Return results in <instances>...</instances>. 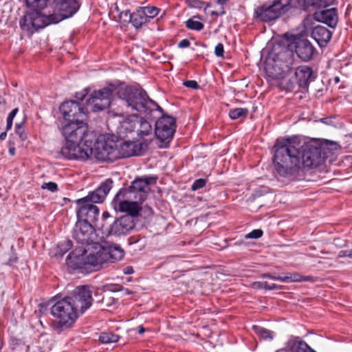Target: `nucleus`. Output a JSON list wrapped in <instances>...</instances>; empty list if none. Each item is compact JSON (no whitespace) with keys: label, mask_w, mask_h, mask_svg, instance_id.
Returning <instances> with one entry per match:
<instances>
[{"label":"nucleus","mask_w":352,"mask_h":352,"mask_svg":"<svg viewBox=\"0 0 352 352\" xmlns=\"http://www.w3.org/2000/svg\"><path fill=\"white\" fill-rule=\"evenodd\" d=\"M18 111H19V109L18 108H14L8 114V116L7 117V120H6V122H7V124H6V131H8L10 129H11V128L12 126L13 119L16 116V115L18 113Z\"/></svg>","instance_id":"obj_40"},{"label":"nucleus","mask_w":352,"mask_h":352,"mask_svg":"<svg viewBox=\"0 0 352 352\" xmlns=\"http://www.w3.org/2000/svg\"><path fill=\"white\" fill-rule=\"evenodd\" d=\"M86 252L85 247L76 248L66 258L67 266L74 270H79L81 272H85Z\"/></svg>","instance_id":"obj_21"},{"label":"nucleus","mask_w":352,"mask_h":352,"mask_svg":"<svg viewBox=\"0 0 352 352\" xmlns=\"http://www.w3.org/2000/svg\"><path fill=\"white\" fill-rule=\"evenodd\" d=\"M288 344L290 349L294 352H316L307 342L300 340L299 337L292 338L289 340Z\"/></svg>","instance_id":"obj_28"},{"label":"nucleus","mask_w":352,"mask_h":352,"mask_svg":"<svg viewBox=\"0 0 352 352\" xmlns=\"http://www.w3.org/2000/svg\"><path fill=\"white\" fill-rule=\"evenodd\" d=\"M207 180L206 179L200 178L196 179L192 185L191 186V189L192 190H197L204 188L206 184Z\"/></svg>","instance_id":"obj_42"},{"label":"nucleus","mask_w":352,"mask_h":352,"mask_svg":"<svg viewBox=\"0 0 352 352\" xmlns=\"http://www.w3.org/2000/svg\"><path fill=\"white\" fill-rule=\"evenodd\" d=\"M119 85L110 83L108 86L94 91L86 101L87 108L94 112L102 111L110 106L113 94L118 96Z\"/></svg>","instance_id":"obj_10"},{"label":"nucleus","mask_w":352,"mask_h":352,"mask_svg":"<svg viewBox=\"0 0 352 352\" xmlns=\"http://www.w3.org/2000/svg\"><path fill=\"white\" fill-rule=\"evenodd\" d=\"M190 45V41L187 38L182 39L179 43H178V47L179 48H184L188 47Z\"/></svg>","instance_id":"obj_51"},{"label":"nucleus","mask_w":352,"mask_h":352,"mask_svg":"<svg viewBox=\"0 0 352 352\" xmlns=\"http://www.w3.org/2000/svg\"><path fill=\"white\" fill-rule=\"evenodd\" d=\"M336 0H315V8H325L335 3Z\"/></svg>","instance_id":"obj_41"},{"label":"nucleus","mask_w":352,"mask_h":352,"mask_svg":"<svg viewBox=\"0 0 352 352\" xmlns=\"http://www.w3.org/2000/svg\"><path fill=\"white\" fill-rule=\"evenodd\" d=\"M135 226L134 219L130 215L115 218L105 211L102 214V224L98 226V230L107 236H121L127 234Z\"/></svg>","instance_id":"obj_7"},{"label":"nucleus","mask_w":352,"mask_h":352,"mask_svg":"<svg viewBox=\"0 0 352 352\" xmlns=\"http://www.w3.org/2000/svg\"><path fill=\"white\" fill-rule=\"evenodd\" d=\"M252 287L258 289L274 290L282 289V286L276 284H268L266 281H256L252 283Z\"/></svg>","instance_id":"obj_33"},{"label":"nucleus","mask_w":352,"mask_h":352,"mask_svg":"<svg viewBox=\"0 0 352 352\" xmlns=\"http://www.w3.org/2000/svg\"><path fill=\"white\" fill-rule=\"evenodd\" d=\"M41 188L43 189H47L51 192H56L58 190V185L53 182H50L47 183H43Z\"/></svg>","instance_id":"obj_45"},{"label":"nucleus","mask_w":352,"mask_h":352,"mask_svg":"<svg viewBox=\"0 0 352 352\" xmlns=\"http://www.w3.org/2000/svg\"><path fill=\"white\" fill-rule=\"evenodd\" d=\"M132 199L122 198V196H119L117 198V194L115 195L112 204L116 210H118L122 212H126V215H130L133 219L139 215L142 209L139 203L135 201H130Z\"/></svg>","instance_id":"obj_18"},{"label":"nucleus","mask_w":352,"mask_h":352,"mask_svg":"<svg viewBox=\"0 0 352 352\" xmlns=\"http://www.w3.org/2000/svg\"><path fill=\"white\" fill-rule=\"evenodd\" d=\"M118 97L124 102L128 107L140 113H145L148 118H156L157 116L153 113L157 111L162 112V108L149 98L146 91L142 88L137 89L124 84L119 85Z\"/></svg>","instance_id":"obj_5"},{"label":"nucleus","mask_w":352,"mask_h":352,"mask_svg":"<svg viewBox=\"0 0 352 352\" xmlns=\"http://www.w3.org/2000/svg\"><path fill=\"white\" fill-rule=\"evenodd\" d=\"M96 230V227L85 221H77L73 231V238L80 246L85 247L93 242Z\"/></svg>","instance_id":"obj_16"},{"label":"nucleus","mask_w":352,"mask_h":352,"mask_svg":"<svg viewBox=\"0 0 352 352\" xmlns=\"http://www.w3.org/2000/svg\"><path fill=\"white\" fill-rule=\"evenodd\" d=\"M349 258L352 259V249L349 250Z\"/></svg>","instance_id":"obj_62"},{"label":"nucleus","mask_w":352,"mask_h":352,"mask_svg":"<svg viewBox=\"0 0 352 352\" xmlns=\"http://www.w3.org/2000/svg\"><path fill=\"white\" fill-rule=\"evenodd\" d=\"M311 37L320 47H326L332 37V32L322 25L316 26L311 32Z\"/></svg>","instance_id":"obj_27"},{"label":"nucleus","mask_w":352,"mask_h":352,"mask_svg":"<svg viewBox=\"0 0 352 352\" xmlns=\"http://www.w3.org/2000/svg\"><path fill=\"white\" fill-rule=\"evenodd\" d=\"M100 248L107 263L117 262L124 256V251L117 245H105Z\"/></svg>","instance_id":"obj_26"},{"label":"nucleus","mask_w":352,"mask_h":352,"mask_svg":"<svg viewBox=\"0 0 352 352\" xmlns=\"http://www.w3.org/2000/svg\"><path fill=\"white\" fill-rule=\"evenodd\" d=\"M113 187V180L107 179L93 192H89L85 197L81 198L82 201H89L93 204L102 203Z\"/></svg>","instance_id":"obj_20"},{"label":"nucleus","mask_w":352,"mask_h":352,"mask_svg":"<svg viewBox=\"0 0 352 352\" xmlns=\"http://www.w3.org/2000/svg\"><path fill=\"white\" fill-rule=\"evenodd\" d=\"M82 201L81 199H78L76 201L78 206L76 210L78 221H85L98 229V226L102 224V219L98 221L100 214L98 207L88 201Z\"/></svg>","instance_id":"obj_14"},{"label":"nucleus","mask_w":352,"mask_h":352,"mask_svg":"<svg viewBox=\"0 0 352 352\" xmlns=\"http://www.w3.org/2000/svg\"><path fill=\"white\" fill-rule=\"evenodd\" d=\"M25 5L28 8H30L32 10L28 11L23 15V16L19 21V25L21 28L26 32H28L31 34L43 29V28H38L36 26L32 25L33 20H27L25 21V16L31 14L34 12H37L40 16H47V14H44L41 12V10L44 8L48 9V11L50 10V0H24Z\"/></svg>","instance_id":"obj_15"},{"label":"nucleus","mask_w":352,"mask_h":352,"mask_svg":"<svg viewBox=\"0 0 352 352\" xmlns=\"http://www.w3.org/2000/svg\"><path fill=\"white\" fill-rule=\"evenodd\" d=\"M134 124L138 128V135L141 138L148 135L152 131L151 124L144 118L136 117Z\"/></svg>","instance_id":"obj_29"},{"label":"nucleus","mask_w":352,"mask_h":352,"mask_svg":"<svg viewBox=\"0 0 352 352\" xmlns=\"http://www.w3.org/2000/svg\"><path fill=\"white\" fill-rule=\"evenodd\" d=\"M142 12H143L141 7H138L136 10L132 13L131 24L136 29L148 23L146 16Z\"/></svg>","instance_id":"obj_30"},{"label":"nucleus","mask_w":352,"mask_h":352,"mask_svg":"<svg viewBox=\"0 0 352 352\" xmlns=\"http://www.w3.org/2000/svg\"><path fill=\"white\" fill-rule=\"evenodd\" d=\"M122 291H124L125 294H127V295L131 294L133 293L129 289L124 288V289H122Z\"/></svg>","instance_id":"obj_59"},{"label":"nucleus","mask_w":352,"mask_h":352,"mask_svg":"<svg viewBox=\"0 0 352 352\" xmlns=\"http://www.w3.org/2000/svg\"><path fill=\"white\" fill-rule=\"evenodd\" d=\"M314 18L317 21L327 25L329 28H335L338 23V10L336 8H331L317 11L314 13Z\"/></svg>","instance_id":"obj_23"},{"label":"nucleus","mask_w":352,"mask_h":352,"mask_svg":"<svg viewBox=\"0 0 352 352\" xmlns=\"http://www.w3.org/2000/svg\"><path fill=\"white\" fill-rule=\"evenodd\" d=\"M302 275L298 273H289L285 276H283L282 282L292 283L301 282Z\"/></svg>","instance_id":"obj_39"},{"label":"nucleus","mask_w":352,"mask_h":352,"mask_svg":"<svg viewBox=\"0 0 352 352\" xmlns=\"http://www.w3.org/2000/svg\"><path fill=\"white\" fill-rule=\"evenodd\" d=\"M249 113L246 108H235L229 111V116L232 120H236L239 118H245Z\"/></svg>","instance_id":"obj_34"},{"label":"nucleus","mask_w":352,"mask_h":352,"mask_svg":"<svg viewBox=\"0 0 352 352\" xmlns=\"http://www.w3.org/2000/svg\"><path fill=\"white\" fill-rule=\"evenodd\" d=\"M134 272L133 267L131 266H127L124 269V272L126 274H133Z\"/></svg>","instance_id":"obj_54"},{"label":"nucleus","mask_w":352,"mask_h":352,"mask_svg":"<svg viewBox=\"0 0 352 352\" xmlns=\"http://www.w3.org/2000/svg\"><path fill=\"white\" fill-rule=\"evenodd\" d=\"M120 336L113 332H103L99 337V340L104 344H109L118 341Z\"/></svg>","instance_id":"obj_32"},{"label":"nucleus","mask_w":352,"mask_h":352,"mask_svg":"<svg viewBox=\"0 0 352 352\" xmlns=\"http://www.w3.org/2000/svg\"><path fill=\"white\" fill-rule=\"evenodd\" d=\"M291 44L293 45V50H295L297 56L302 60L307 62L312 58L316 49L309 40L294 37V42Z\"/></svg>","instance_id":"obj_19"},{"label":"nucleus","mask_w":352,"mask_h":352,"mask_svg":"<svg viewBox=\"0 0 352 352\" xmlns=\"http://www.w3.org/2000/svg\"><path fill=\"white\" fill-rule=\"evenodd\" d=\"M15 132L17 133L20 138H22L23 133H24V122H21L20 123H16L15 124Z\"/></svg>","instance_id":"obj_47"},{"label":"nucleus","mask_w":352,"mask_h":352,"mask_svg":"<svg viewBox=\"0 0 352 352\" xmlns=\"http://www.w3.org/2000/svg\"><path fill=\"white\" fill-rule=\"evenodd\" d=\"M338 258L349 257V250H340L338 252Z\"/></svg>","instance_id":"obj_52"},{"label":"nucleus","mask_w":352,"mask_h":352,"mask_svg":"<svg viewBox=\"0 0 352 352\" xmlns=\"http://www.w3.org/2000/svg\"><path fill=\"white\" fill-rule=\"evenodd\" d=\"M294 62L293 45L280 41L273 46L268 54L265 70L274 79L282 78L290 71Z\"/></svg>","instance_id":"obj_4"},{"label":"nucleus","mask_w":352,"mask_h":352,"mask_svg":"<svg viewBox=\"0 0 352 352\" xmlns=\"http://www.w3.org/2000/svg\"><path fill=\"white\" fill-rule=\"evenodd\" d=\"M255 333L263 339H270L273 338L272 332L268 329L258 326H253Z\"/></svg>","instance_id":"obj_37"},{"label":"nucleus","mask_w":352,"mask_h":352,"mask_svg":"<svg viewBox=\"0 0 352 352\" xmlns=\"http://www.w3.org/2000/svg\"><path fill=\"white\" fill-rule=\"evenodd\" d=\"M80 6L78 0H50V10L47 16H40L37 12H34L25 16V21L33 20L32 27L45 28L73 16L79 10Z\"/></svg>","instance_id":"obj_3"},{"label":"nucleus","mask_w":352,"mask_h":352,"mask_svg":"<svg viewBox=\"0 0 352 352\" xmlns=\"http://www.w3.org/2000/svg\"><path fill=\"white\" fill-rule=\"evenodd\" d=\"M145 331H146V329L144 327H143V326L140 325L138 327V333L140 334H142Z\"/></svg>","instance_id":"obj_56"},{"label":"nucleus","mask_w":352,"mask_h":352,"mask_svg":"<svg viewBox=\"0 0 352 352\" xmlns=\"http://www.w3.org/2000/svg\"><path fill=\"white\" fill-rule=\"evenodd\" d=\"M117 146L113 141H107L104 136H100L97 138L96 153L103 160L114 161L118 159Z\"/></svg>","instance_id":"obj_17"},{"label":"nucleus","mask_w":352,"mask_h":352,"mask_svg":"<svg viewBox=\"0 0 352 352\" xmlns=\"http://www.w3.org/2000/svg\"><path fill=\"white\" fill-rule=\"evenodd\" d=\"M120 19L124 23H131L132 13L129 10L122 11L120 14Z\"/></svg>","instance_id":"obj_44"},{"label":"nucleus","mask_w":352,"mask_h":352,"mask_svg":"<svg viewBox=\"0 0 352 352\" xmlns=\"http://www.w3.org/2000/svg\"><path fill=\"white\" fill-rule=\"evenodd\" d=\"M183 85L188 88L197 89L199 86L197 81L192 80H186L183 82Z\"/></svg>","instance_id":"obj_46"},{"label":"nucleus","mask_w":352,"mask_h":352,"mask_svg":"<svg viewBox=\"0 0 352 352\" xmlns=\"http://www.w3.org/2000/svg\"><path fill=\"white\" fill-rule=\"evenodd\" d=\"M141 8L148 22L149 19L155 17L160 12V9L154 6H145L141 7Z\"/></svg>","instance_id":"obj_36"},{"label":"nucleus","mask_w":352,"mask_h":352,"mask_svg":"<svg viewBox=\"0 0 352 352\" xmlns=\"http://www.w3.org/2000/svg\"><path fill=\"white\" fill-rule=\"evenodd\" d=\"M61 132L66 143L60 150L63 157L67 160H86L96 152V140L88 133L87 124L78 126L76 124L63 126Z\"/></svg>","instance_id":"obj_2"},{"label":"nucleus","mask_w":352,"mask_h":352,"mask_svg":"<svg viewBox=\"0 0 352 352\" xmlns=\"http://www.w3.org/2000/svg\"><path fill=\"white\" fill-rule=\"evenodd\" d=\"M122 289H124V287L120 285H114L110 289V290L113 292L122 291Z\"/></svg>","instance_id":"obj_53"},{"label":"nucleus","mask_w":352,"mask_h":352,"mask_svg":"<svg viewBox=\"0 0 352 352\" xmlns=\"http://www.w3.org/2000/svg\"><path fill=\"white\" fill-rule=\"evenodd\" d=\"M273 163L277 174L290 182L305 179V168H314L327 157L320 145L305 144L296 147L289 139L277 140L274 146Z\"/></svg>","instance_id":"obj_1"},{"label":"nucleus","mask_w":352,"mask_h":352,"mask_svg":"<svg viewBox=\"0 0 352 352\" xmlns=\"http://www.w3.org/2000/svg\"><path fill=\"white\" fill-rule=\"evenodd\" d=\"M195 18L201 19L199 15L194 16L192 18L188 19L186 22V27L192 30L200 31L204 29V25L198 21H195Z\"/></svg>","instance_id":"obj_31"},{"label":"nucleus","mask_w":352,"mask_h":352,"mask_svg":"<svg viewBox=\"0 0 352 352\" xmlns=\"http://www.w3.org/2000/svg\"><path fill=\"white\" fill-rule=\"evenodd\" d=\"M261 277L263 278H270L272 280H278L280 281H282V279H283V276L273 275L272 274H270V273L262 274L261 275Z\"/></svg>","instance_id":"obj_49"},{"label":"nucleus","mask_w":352,"mask_h":352,"mask_svg":"<svg viewBox=\"0 0 352 352\" xmlns=\"http://www.w3.org/2000/svg\"><path fill=\"white\" fill-rule=\"evenodd\" d=\"M187 6L190 8L200 9L204 8V10L210 6L208 3L201 0H186Z\"/></svg>","instance_id":"obj_38"},{"label":"nucleus","mask_w":352,"mask_h":352,"mask_svg":"<svg viewBox=\"0 0 352 352\" xmlns=\"http://www.w3.org/2000/svg\"><path fill=\"white\" fill-rule=\"evenodd\" d=\"M157 180V177L153 175L136 177L129 188H121L117 192V198L122 196V198L134 199L142 203L151 191L150 186L155 184Z\"/></svg>","instance_id":"obj_9"},{"label":"nucleus","mask_w":352,"mask_h":352,"mask_svg":"<svg viewBox=\"0 0 352 352\" xmlns=\"http://www.w3.org/2000/svg\"><path fill=\"white\" fill-rule=\"evenodd\" d=\"M156 113L160 116L155 122V133L156 138L162 142L169 143L176 131V119L164 113L163 110L162 112L157 111L153 115Z\"/></svg>","instance_id":"obj_12"},{"label":"nucleus","mask_w":352,"mask_h":352,"mask_svg":"<svg viewBox=\"0 0 352 352\" xmlns=\"http://www.w3.org/2000/svg\"><path fill=\"white\" fill-rule=\"evenodd\" d=\"M7 136V131H4V132H2L1 134H0V140H3L6 139Z\"/></svg>","instance_id":"obj_57"},{"label":"nucleus","mask_w":352,"mask_h":352,"mask_svg":"<svg viewBox=\"0 0 352 352\" xmlns=\"http://www.w3.org/2000/svg\"><path fill=\"white\" fill-rule=\"evenodd\" d=\"M88 93H89V89H85L82 91L76 92V94H75V97L78 100H81L82 101V100H83L85 99V98L87 96Z\"/></svg>","instance_id":"obj_50"},{"label":"nucleus","mask_w":352,"mask_h":352,"mask_svg":"<svg viewBox=\"0 0 352 352\" xmlns=\"http://www.w3.org/2000/svg\"><path fill=\"white\" fill-rule=\"evenodd\" d=\"M66 298L80 314H83L89 309L94 301L92 293L87 285L77 287L70 295L66 296Z\"/></svg>","instance_id":"obj_13"},{"label":"nucleus","mask_w":352,"mask_h":352,"mask_svg":"<svg viewBox=\"0 0 352 352\" xmlns=\"http://www.w3.org/2000/svg\"><path fill=\"white\" fill-rule=\"evenodd\" d=\"M334 82H335L336 83L339 82H340V78H339V77H338V76L335 77V78H334Z\"/></svg>","instance_id":"obj_60"},{"label":"nucleus","mask_w":352,"mask_h":352,"mask_svg":"<svg viewBox=\"0 0 352 352\" xmlns=\"http://www.w3.org/2000/svg\"><path fill=\"white\" fill-rule=\"evenodd\" d=\"M85 261V273L98 271L104 267L107 264L101 248L96 253L86 256Z\"/></svg>","instance_id":"obj_24"},{"label":"nucleus","mask_w":352,"mask_h":352,"mask_svg":"<svg viewBox=\"0 0 352 352\" xmlns=\"http://www.w3.org/2000/svg\"><path fill=\"white\" fill-rule=\"evenodd\" d=\"M60 112L63 114L67 123L63 126L76 124L78 126L87 124V109L86 110L76 100L66 101L60 106Z\"/></svg>","instance_id":"obj_11"},{"label":"nucleus","mask_w":352,"mask_h":352,"mask_svg":"<svg viewBox=\"0 0 352 352\" xmlns=\"http://www.w3.org/2000/svg\"><path fill=\"white\" fill-rule=\"evenodd\" d=\"M292 8V0L266 1L254 10V18L263 22L274 21Z\"/></svg>","instance_id":"obj_8"},{"label":"nucleus","mask_w":352,"mask_h":352,"mask_svg":"<svg viewBox=\"0 0 352 352\" xmlns=\"http://www.w3.org/2000/svg\"><path fill=\"white\" fill-rule=\"evenodd\" d=\"M311 6L315 7V0H296L294 4H292V8L301 10H307Z\"/></svg>","instance_id":"obj_35"},{"label":"nucleus","mask_w":352,"mask_h":352,"mask_svg":"<svg viewBox=\"0 0 352 352\" xmlns=\"http://www.w3.org/2000/svg\"><path fill=\"white\" fill-rule=\"evenodd\" d=\"M142 144L136 142L124 141L117 146L118 159L126 158L142 154Z\"/></svg>","instance_id":"obj_22"},{"label":"nucleus","mask_w":352,"mask_h":352,"mask_svg":"<svg viewBox=\"0 0 352 352\" xmlns=\"http://www.w3.org/2000/svg\"><path fill=\"white\" fill-rule=\"evenodd\" d=\"M212 15H217V16L219 15V14L217 12H212Z\"/></svg>","instance_id":"obj_64"},{"label":"nucleus","mask_w":352,"mask_h":352,"mask_svg":"<svg viewBox=\"0 0 352 352\" xmlns=\"http://www.w3.org/2000/svg\"><path fill=\"white\" fill-rule=\"evenodd\" d=\"M243 243V242L241 241H239V242H236L235 244H238V245H241Z\"/></svg>","instance_id":"obj_63"},{"label":"nucleus","mask_w":352,"mask_h":352,"mask_svg":"<svg viewBox=\"0 0 352 352\" xmlns=\"http://www.w3.org/2000/svg\"><path fill=\"white\" fill-rule=\"evenodd\" d=\"M316 77L313 69L307 65H301L296 68L295 78L297 84L301 88L308 87L310 82Z\"/></svg>","instance_id":"obj_25"},{"label":"nucleus","mask_w":352,"mask_h":352,"mask_svg":"<svg viewBox=\"0 0 352 352\" xmlns=\"http://www.w3.org/2000/svg\"><path fill=\"white\" fill-rule=\"evenodd\" d=\"M9 151H10V153L12 155H14V148H10Z\"/></svg>","instance_id":"obj_61"},{"label":"nucleus","mask_w":352,"mask_h":352,"mask_svg":"<svg viewBox=\"0 0 352 352\" xmlns=\"http://www.w3.org/2000/svg\"><path fill=\"white\" fill-rule=\"evenodd\" d=\"M224 53L223 45L222 43H218L214 49V54L217 57H223Z\"/></svg>","instance_id":"obj_48"},{"label":"nucleus","mask_w":352,"mask_h":352,"mask_svg":"<svg viewBox=\"0 0 352 352\" xmlns=\"http://www.w3.org/2000/svg\"><path fill=\"white\" fill-rule=\"evenodd\" d=\"M263 232L261 229H255L245 235V239H259L263 236Z\"/></svg>","instance_id":"obj_43"},{"label":"nucleus","mask_w":352,"mask_h":352,"mask_svg":"<svg viewBox=\"0 0 352 352\" xmlns=\"http://www.w3.org/2000/svg\"><path fill=\"white\" fill-rule=\"evenodd\" d=\"M314 279V277L311 276H302V275L301 281H313Z\"/></svg>","instance_id":"obj_55"},{"label":"nucleus","mask_w":352,"mask_h":352,"mask_svg":"<svg viewBox=\"0 0 352 352\" xmlns=\"http://www.w3.org/2000/svg\"><path fill=\"white\" fill-rule=\"evenodd\" d=\"M66 245H67V247L65 249V252L67 251L68 250H69L72 248V241H68Z\"/></svg>","instance_id":"obj_58"},{"label":"nucleus","mask_w":352,"mask_h":352,"mask_svg":"<svg viewBox=\"0 0 352 352\" xmlns=\"http://www.w3.org/2000/svg\"><path fill=\"white\" fill-rule=\"evenodd\" d=\"M51 314L54 317L53 329L58 333L70 328L78 318V312L66 297L54 303Z\"/></svg>","instance_id":"obj_6"}]
</instances>
